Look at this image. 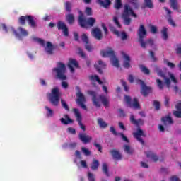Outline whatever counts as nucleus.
I'll use <instances>...</instances> for the list:
<instances>
[{"mask_svg":"<svg viewBox=\"0 0 181 181\" xmlns=\"http://www.w3.org/2000/svg\"><path fill=\"white\" fill-rule=\"evenodd\" d=\"M100 56H102V57H110L112 56L111 57V64L115 67H119V61L118 60V58L114 57V49H112V48L107 47L105 49L102 50L100 52Z\"/></svg>","mask_w":181,"mask_h":181,"instance_id":"obj_3","label":"nucleus"},{"mask_svg":"<svg viewBox=\"0 0 181 181\" xmlns=\"http://www.w3.org/2000/svg\"><path fill=\"white\" fill-rule=\"evenodd\" d=\"M128 80H129V83H134L135 78L132 75H129Z\"/></svg>","mask_w":181,"mask_h":181,"instance_id":"obj_63","label":"nucleus"},{"mask_svg":"<svg viewBox=\"0 0 181 181\" xmlns=\"http://www.w3.org/2000/svg\"><path fill=\"white\" fill-rule=\"evenodd\" d=\"M144 4L147 8L152 9L153 8V4H152V0H144Z\"/></svg>","mask_w":181,"mask_h":181,"instance_id":"obj_43","label":"nucleus"},{"mask_svg":"<svg viewBox=\"0 0 181 181\" xmlns=\"http://www.w3.org/2000/svg\"><path fill=\"white\" fill-rule=\"evenodd\" d=\"M155 72L157 74L158 76H160V77H163L164 80L163 83L162 80L159 78L156 79L157 86L158 87V88H160V90H162V88L165 87V85H166L167 87H170L171 83H173L174 84L177 83V79L176 78V76L173 73L168 72L165 75H164L162 70L159 68H156Z\"/></svg>","mask_w":181,"mask_h":181,"instance_id":"obj_1","label":"nucleus"},{"mask_svg":"<svg viewBox=\"0 0 181 181\" xmlns=\"http://www.w3.org/2000/svg\"><path fill=\"white\" fill-rule=\"evenodd\" d=\"M106 66L107 64H105V62H103L101 60H98L94 65L98 73H102L101 70H103V69H105Z\"/></svg>","mask_w":181,"mask_h":181,"instance_id":"obj_21","label":"nucleus"},{"mask_svg":"<svg viewBox=\"0 0 181 181\" xmlns=\"http://www.w3.org/2000/svg\"><path fill=\"white\" fill-rule=\"evenodd\" d=\"M81 40L86 44L89 43L88 34L83 33L81 35Z\"/></svg>","mask_w":181,"mask_h":181,"instance_id":"obj_40","label":"nucleus"},{"mask_svg":"<svg viewBox=\"0 0 181 181\" xmlns=\"http://www.w3.org/2000/svg\"><path fill=\"white\" fill-rule=\"evenodd\" d=\"M80 165L82 168H87V162L86 160H81Z\"/></svg>","mask_w":181,"mask_h":181,"instance_id":"obj_61","label":"nucleus"},{"mask_svg":"<svg viewBox=\"0 0 181 181\" xmlns=\"http://www.w3.org/2000/svg\"><path fill=\"white\" fill-rule=\"evenodd\" d=\"M100 166V162L98 160H93L90 165V169L92 170H97Z\"/></svg>","mask_w":181,"mask_h":181,"instance_id":"obj_33","label":"nucleus"},{"mask_svg":"<svg viewBox=\"0 0 181 181\" xmlns=\"http://www.w3.org/2000/svg\"><path fill=\"white\" fill-rule=\"evenodd\" d=\"M163 125L165 124H158V129L160 132H165V126Z\"/></svg>","mask_w":181,"mask_h":181,"instance_id":"obj_56","label":"nucleus"},{"mask_svg":"<svg viewBox=\"0 0 181 181\" xmlns=\"http://www.w3.org/2000/svg\"><path fill=\"white\" fill-rule=\"evenodd\" d=\"M59 30H62L64 36H69V28L64 22L59 21L57 23Z\"/></svg>","mask_w":181,"mask_h":181,"instance_id":"obj_18","label":"nucleus"},{"mask_svg":"<svg viewBox=\"0 0 181 181\" xmlns=\"http://www.w3.org/2000/svg\"><path fill=\"white\" fill-rule=\"evenodd\" d=\"M88 177L89 181H95V178L94 177V175L91 173H88Z\"/></svg>","mask_w":181,"mask_h":181,"instance_id":"obj_52","label":"nucleus"},{"mask_svg":"<svg viewBox=\"0 0 181 181\" xmlns=\"http://www.w3.org/2000/svg\"><path fill=\"white\" fill-rule=\"evenodd\" d=\"M76 97H77L76 103L78 105H80V107L83 110H85V111H87V106L84 105V103H86V98L84 97V95H83L81 92L78 91L76 93Z\"/></svg>","mask_w":181,"mask_h":181,"instance_id":"obj_11","label":"nucleus"},{"mask_svg":"<svg viewBox=\"0 0 181 181\" xmlns=\"http://www.w3.org/2000/svg\"><path fill=\"white\" fill-rule=\"evenodd\" d=\"M110 30H111V32H112V33H114V35H116V36H117V37H120V39L122 40H127V39H128V35H127V33H125V32H120L119 33L114 27H112L110 28Z\"/></svg>","mask_w":181,"mask_h":181,"instance_id":"obj_17","label":"nucleus"},{"mask_svg":"<svg viewBox=\"0 0 181 181\" xmlns=\"http://www.w3.org/2000/svg\"><path fill=\"white\" fill-rule=\"evenodd\" d=\"M110 153L114 159H116L117 160H119L122 159V156L121 155V153L117 150H112L110 151Z\"/></svg>","mask_w":181,"mask_h":181,"instance_id":"obj_25","label":"nucleus"},{"mask_svg":"<svg viewBox=\"0 0 181 181\" xmlns=\"http://www.w3.org/2000/svg\"><path fill=\"white\" fill-rule=\"evenodd\" d=\"M110 132H112V134H113L115 135H118L119 136H120V138L122 139V141H124V142H129L128 140V138H127V136H125V135H124V134L117 133L114 127H110Z\"/></svg>","mask_w":181,"mask_h":181,"instance_id":"obj_22","label":"nucleus"},{"mask_svg":"<svg viewBox=\"0 0 181 181\" xmlns=\"http://www.w3.org/2000/svg\"><path fill=\"white\" fill-rule=\"evenodd\" d=\"M124 103L131 108L138 109L139 108V103L137 98L131 99V97L128 95L124 96Z\"/></svg>","mask_w":181,"mask_h":181,"instance_id":"obj_10","label":"nucleus"},{"mask_svg":"<svg viewBox=\"0 0 181 181\" xmlns=\"http://www.w3.org/2000/svg\"><path fill=\"white\" fill-rule=\"evenodd\" d=\"M67 66L70 69L71 73H74V70H76V69H78L79 67L77 60L71 58L69 59Z\"/></svg>","mask_w":181,"mask_h":181,"instance_id":"obj_16","label":"nucleus"},{"mask_svg":"<svg viewBox=\"0 0 181 181\" xmlns=\"http://www.w3.org/2000/svg\"><path fill=\"white\" fill-rule=\"evenodd\" d=\"M102 170L106 176H110V174L108 173V165L107 163L103 164Z\"/></svg>","mask_w":181,"mask_h":181,"instance_id":"obj_39","label":"nucleus"},{"mask_svg":"<svg viewBox=\"0 0 181 181\" xmlns=\"http://www.w3.org/2000/svg\"><path fill=\"white\" fill-rule=\"evenodd\" d=\"M122 85L123 86L125 91H128V90H129V88H128V86H127V82L122 81Z\"/></svg>","mask_w":181,"mask_h":181,"instance_id":"obj_59","label":"nucleus"},{"mask_svg":"<svg viewBox=\"0 0 181 181\" xmlns=\"http://www.w3.org/2000/svg\"><path fill=\"white\" fill-rule=\"evenodd\" d=\"M131 16L136 18V14H135V12H134L132 7L129 4H124L122 14V19L124 25H131Z\"/></svg>","mask_w":181,"mask_h":181,"instance_id":"obj_2","label":"nucleus"},{"mask_svg":"<svg viewBox=\"0 0 181 181\" xmlns=\"http://www.w3.org/2000/svg\"><path fill=\"white\" fill-rule=\"evenodd\" d=\"M150 30L151 32V33H158V27L155 26V25H150Z\"/></svg>","mask_w":181,"mask_h":181,"instance_id":"obj_49","label":"nucleus"},{"mask_svg":"<svg viewBox=\"0 0 181 181\" xmlns=\"http://www.w3.org/2000/svg\"><path fill=\"white\" fill-rule=\"evenodd\" d=\"M168 23L173 26V28H175L176 26V23H175V21H173V19H172V18H170V16H168Z\"/></svg>","mask_w":181,"mask_h":181,"instance_id":"obj_44","label":"nucleus"},{"mask_svg":"<svg viewBox=\"0 0 181 181\" xmlns=\"http://www.w3.org/2000/svg\"><path fill=\"white\" fill-rule=\"evenodd\" d=\"M175 51L176 53H177L178 54H181V45H177L176 48H175Z\"/></svg>","mask_w":181,"mask_h":181,"instance_id":"obj_58","label":"nucleus"},{"mask_svg":"<svg viewBox=\"0 0 181 181\" xmlns=\"http://www.w3.org/2000/svg\"><path fill=\"white\" fill-rule=\"evenodd\" d=\"M122 66L124 69H131V57L124 51L120 52Z\"/></svg>","mask_w":181,"mask_h":181,"instance_id":"obj_9","label":"nucleus"},{"mask_svg":"<svg viewBox=\"0 0 181 181\" xmlns=\"http://www.w3.org/2000/svg\"><path fill=\"white\" fill-rule=\"evenodd\" d=\"M89 80L91 81V83H98V84H103V82H101V80H100V78L97 75H91L89 76Z\"/></svg>","mask_w":181,"mask_h":181,"instance_id":"obj_31","label":"nucleus"},{"mask_svg":"<svg viewBox=\"0 0 181 181\" xmlns=\"http://www.w3.org/2000/svg\"><path fill=\"white\" fill-rule=\"evenodd\" d=\"M8 30H10L11 32H13V33H14V35H16V37L18 39H21V37H23L28 36V35H29V33H28V31L26 30H25L24 28H22L21 27L18 28V34L15 31V29H13V28H9Z\"/></svg>","mask_w":181,"mask_h":181,"instance_id":"obj_13","label":"nucleus"},{"mask_svg":"<svg viewBox=\"0 0 181 181\" xmlns=\"http://www.w3.org/2000/svg\"><path fill=\"white\" fill-rule=\"evenodd\" d=\"M164 64L165 66H168L171 70H173L176 67V65L173 64V62H169L168 59L164 60Z\"/></svg>","mask_w":181,"mask_h":181,"instance_id":"obj_37","label":"nucleus"},{"mask_svg":"<svg viewBox=\"0 0 181 181\" xmlns=\"http://www.w3.org/2000/svg\"><path fill=\"white\" fill-rule=\"evenodd\" d=\"M62 86L63 88H67L69 87V83L66 81H62Z\"/></svg>","mask_w":181,"mask_h":181,"instance_id":"obj_62","label":"nucleus"},{"mask_svg":"<svg viewBox=\"0 0 181 181\" xmlns=\"http://www.w3.org/2000/svg\"><path fill=\"white\" fill-rule=\"evenodd\" d=\"M45 49L46 53H47V54H53V45H52V43L50 42H47L45 47Z\"/></svg>","mask_w":181,"mask_h":181,"instance_id":"obj_28","label":"nucleus"},{"mask_svg":"<svg viewBox=\"0 0 181 181\" xmlns=\"http://www.w3.org/2000/svg\"><path fill=\"white\" fill-rule=\"evenodd\" d=\"M153 107H155L156 110H159L160 107V103L158 101H154L153 102Z\"/></svg>","mask_w":181,"mask_h":181,"instance_id":"obj_55","label":"nucleus"},{"mask_svg":"<svg viewBox=\"0 0 181 181\" xmlns=\"http://www.w3.org/2000/svg\"><path fill=\"white\" fill-rule=\"evenodd\" d=\"M133 135L134 138H136L137 141L141 142V144H144V139H142V138H145V136H146V134L144 130L138 127L136 131L133 133Z\"/></svg>","mask_w":181,"mask_h":181,"instance_id":"obj_12","label":"nucleus"},{"mask_svg":"<svg viewBox=\"0 0 181 181\" xmlns=\"http://www.w3.org/2000/svg\"><path fill=\"white\" fill-rule=\"evenodd\" d=\"M123 148L124 151L125 153H127V155H132L134 152V148H132V147H131L129 145H124Z\"/></svg>","mask_w":181,"mask_h":181,"instance_id":"obj_30","label":"nucleus"},{"mask_svg":"<svg viewBox=\"0 0 181 181\" xmlns=\"http://www.w3.org/2000/svg\"><path fill=\"white\" fill-rule=\"evenodd\" d=\"M28 22L29 25H30V26H32V28H35V21H33V18H32V16H21L19 19V22L21 23V25H25V21Z\"/></svg>","mask_w":181,"mask_h":181,"instance_id":"obj_15","label":"nucleus"},{"mask_svg":"<svg viewBox=\"0 0 181 181\" xmlns=\"http://www.w3.org/2000/svg\"><path fill=\"white\" fill-rule=\"evenodd\" d=\"M162 123L163 125H169V124H173L172 118L169 116L163 117L162 119Z\"/></svg>","mask_w":181,"mask_h":181,"instance_id":"obj_32","label":"nucleus"},{"mask_svg":"<svg viewBox=\"0 0 181 181\" xmlns=\"http://www.w3.org/2000/svg\"><path fill=\"white\" fill-rule=\"evenodd\" d=\"M74 112L75 114V117H76V119L79 124L80 127L83 131H86V127H84V124L81 123V114L80 113V111L77 109H74Z\"/></svg>","mask_w":181,"mask_h":181,"instance_id":"obj_20","label":"nucleus"},{"mask_svg":"<svg viewBox=\"0 0 181 181\" xmlns=\"http://www.w3.org/2000/svg\"><path fill=\"white\" fill-rule=\"evenodd\" d=\"M140 69L141 70L142 73H144V74L149 75L151 73V71H149V69L146 68V66L144 65L140 66Z\"/></svg>","mask_w":181,"mask_h":181,"instance_id":"obj_38","label":"nucleus"},{"mask_svg":"<svg viewBox=\"0 0 181 181\" xmlns=\"http://www.w3.org/2000/svg\"><path fill=\"white\" fill-rule=\"evenodd\" d=\"M138 35L139 37V42L141 45V47H146V46H153V40H149L148 41H144V37L146 36V30L144 25H140L138 30Z\"/></svg>","mask_w":181,"mask_h":181,"instance_id":"obj_7","label":"nucleus"},{"mask_svg":"<svg viewBox=\"0 0 181 181\" xmlns=\"http://www.w3.org/2000/svg\"><path fill=\"white\" fill-rule=\"evenodd\" d=\"M34 41L37 42V43H39L40 45H41V46H45V40H43L40 38L34 37Z\"/></svg>","mask_w":181,"mask_h":181,"instance_id":"obj_46","label":"nucleus"},{"mask_svg":"<svg viewBox=\"0 0 181 181\" xmlns=\"http://www.w3.org/2000/svg\"><path fill=\"white\" fill-rule=\"evenodd\" d=\"M170 181H180V180H179L178 177H177L176 176H173L170 178Z\"/></svg>","mask_w":181,"mask_h":181,"instance_id":"obj_64","label":"nucleus"},{"mask_svg":"<svg viewBox=\"0 0 181 181\" xmlns=\"http://www.w3.org/2000/svg\"><path fill=\"white\" fill-rule=\"evenodd\" d=\"M79 17H78V23L81 28H85L87 29L88 28H93L94 26V23H95V18L93 17H90L87 20L84 18V14H83V12L81 11H78Z\"/></svg>","mask_w":181,"mask_h":181,"instance_id":"obj_5","label":"nucleus"},{"mask_svg":"<svg viewBox=\"0 0 181 181\" xmlns=\"http://www.w3.org/2000/svg\"><path fill=\"white\" fill-rule=\"evenodd\" d=\"M67 132H69V134H76V129L71 127H69L67 129Z\"/></svg>","mask_w":181,"mask_h":181,"instance_id":"obj_60","label":"nucleus"},{"mask_svg":"<svg viewBox=\"0 0 181 181\" xmlns=\"http://www.w3.org/2000/svg\"><path fill=\"white\" fill-rule=\"evenodd\" d=\"M136 81L137 84H140V86H141V94H143V95H148V94L151 93V87L146 86V85L139 79H136Z\"/></svg>","mask_w":181,"mask_h":181,"instance_id":"obj_14","label":"nucleus"},{"mask_svg":"<svg viewBox=\"0 0 181 181\" xmlns=\"http://www.w3.org/2000/svg\"><path fill=\"white\" fill-rule=\"evenodd\" d=\"M122 6V4L121 3V0H115V8L116 9H119V8H121Z\"/></svg>","mask_w":181,"mask_h":181,"instance_id":"obj_45","label":"nucleus"},{"mask_svg":"<svg viewBox=\"0 0 181 181\" xmlns=\"http://www.w3.org/2000/svg\"><path fill=\"white\" fill-rule=\"evenodd\" d=\"M91 35L98 40H101L103 39V33H101V30L98 28H93L92 30Z\"/></svg>","mask_w":181,"mask_h":181,"instance_id":"obj_19","label":"nucleus"},{"mask_svg":"<svg viewBox=\"0 0 181 181\" xmlns=\"http://www.w3.org/2000/svg\"><path fill=\"white\" fill-rule=\"evenodd\" d=\"M61 103L62 104V107L65 108L66 110H69V106L67 105V103H66V101L62 100Z\"/></svg>","mask_w":181,"mask_h":181,"instance_id":"obj_57","label":"nucleus"},{"mask_svg":"<svg viewBox=\"0 0 181 181\" xmlns=\"http://www.w3.org/2000/svg\"><path fill=\"white\" fill-rule=\"evenodd\" d=\"M81 151L83 153H84V155H86V156H88V155H90V150L88 148L82 147Z\"/></svg>","mask_w":181,"mask_h":181,"instance_id":"obj_51","label":"nucleus"},{"mask_svg":"<svg viewBox=\"0 0 181 181\" xmlns=\"http://www.w3.org/2000/svg\"><path fill=\"white\" fill-rule=\"evenodd\" d=\"M98 124L100 128H107L108 127V124L101 118L98 119Z\"/></svg>","mask_w":181,"mask_h":181,"instance_id":"obj_36","label":"nucleus"},{"mask_svg":"<svg viewBox=\"0 0 181 181\" xmlns=\"http://www.w3.org/2000/svg\"><path fill=\"white\" fill-rule=\"evenodd\" d=\"M170 3L173 9H177V0H170Z\"/></svg>","mask_w":181,"mask_h":181,"instance_id":"obj_42","label":"nucleus"},{"mask_svg":"<svg viewBox=\"0 0 181 181\" xmlns=\"http://www.w3.org/2000/svg\"><path fill=\"white\" fill-rule=\"evenodd\" d=\"M112 0H96V2L100 5V6H103V8H108L110 5H111V1Z\"/></svg>","mask_w":181,"mask_h":181,"instance_id":"obj_26","label":"nucleus"},{"mask_svg":"<svg viewBox=\"0 0 181 181\" xmlns=\"http://www.w3.org/2000/svg\"><path fill=\"white\" fill-rule=\"evenodd\" d=\"M161 36L162 39H163L164 40H166V39H168L169 35H168V28L166 27H163L161 30Z\"/></svg>","mask_w":181,"mask_h":181,"instance_id":"obj_35","label":"nucleus"},{"mask_svg":"<svg viewBox=\"0 0 181 181\" xmlns=\"http://www.w3.org/2000/svg\"><path fill=\"white\" fill-rule=\"evenodd\" d=\"M52 75L56 76L59 80H66V65L63 63L58 64L57 68L52 69Z\"/></svg>","mask_w":181,"mask_h":181,"instance_id":"obj_6","label":"nucleus"},{"mask_svg":"<svg viewBox=\"0 0 181 181\" xmlns=\"http://www.w3.org/2000/svg\"><path fill=\"white\" fill-rule=\"evenodd\" d=\"M65 6H66V10L68 11V12H70V11H71V4L69 3V2H66L65 4Z\"/></svg>","mask_w":181,"mask_h":181,"instance_id":"obj_53","label":"nucleus"},{"mask_svg":"<svg viewBox=\"0 0 181 181\" xmlns=\"http://www.w3.org/2000/svg\"><path fill=\"white\" fill-rule=\"evenodd\" d=\"M79 139H81L83 144H88L92 138L86 134H79Z\"/></svg>","mask_w":181,"mask_h":181,"instance_id":"obj_23","label":"nucleus"},{"mask_svg":"<svg viewBox=\"0 0 181 181\" xmlns=\"http://www.w3.org/2000/svg\"><path fill=\"white\" fill-rule=\"evenodd\" d=\"M47 110V117H53V110L48 107H45Z\"/></svg>","mask_w":181,"mask_h":181,"instance_id":"obj_47","label":"nucleus"},{"mask_svg":"<svg viewBox=\"0 0 181 181\" xmlns=\"http://www.w3.org/2000/svg\"><path fill=\"white\" fill-rule=\"evenodd\" d=\"M60 89L59 88H54L52 90L51 93L47 95L48 100L52 105H59V101H60Z\"/></svg>","mask_w":181,"mask_h":181,"instance_id":"obj_8","label":"nucleus"},{"mask_svg":"<svg viewBox=\"0 0 181 181\" xmlns=\"http://www.w3.org/2000/svg\"><path fill=\"white\" fill-rule=\"evenodd\" d=\"M66 21L70 24L73 23L74 22V16L73 14H68L66 16Z\"/></svg>","mask_w":181,"mask_h":181,"instance_id":"obj_41","label":"nucleus"},{"mask_svg":"<svg viewBox=\"0 0 181 181\" xmlns=\"http://www.w3.org/2000/svg\"><path fill=\"white\" fill-rule=\"evenodd\" d=\"M88 94L93 97V101L95 107H100L101 103L105 107H108L110 104V99L107 97L100 96L99 98H95V92L93 90H88Z\"/></svg>","mask_w":181,"mask_h":181,"instance_id":"obj_4","label":"nucleus"},{"mask_svg":"<svg viewBox=\"0 0 181 181\" xmlns=\"http://www.w3.org/2000/svg\"><path fill=\"white\" fill-rule=\"evenodd\" d=\"M130 122H132V124L136 125V127L144 125V122L142 121V119L135 120V117H134V115H132L130 116Z\"/></svg>","mask_w":181,"mask_h":181,"instance_id":"obj_27","label":"nucleus"},{"mask_svg":"<svg viewBox=\"0 0 181 181\" xmlns=\"http://www.w3.org/2000/svg\"><path fill=\"white\" fill-rule=\"evenodd\" d=\"M85 47L86 49V50H88V52H91V50H93L94 49V47H93L92 45L90 44V42H88L85 45Z\"/></svg>","mask_w":181,"mask_h":181,"instance_id":"obj_50","label":"nucleus"},{"mask_svg":"<svg viewBox=\"0 0 181 181\" xmlns=\"http://www.w3.org/2000/svg\"><path fill=\"white\" fill-rule=\"evenodd\" d=\"M147 158H150L154 162H156L158 160V156L155 155L152 151H148L146 153Z\"/></svg>","mask_w":181,"mask_h":181,"instance_id":"obj_34","label":"nucleus"},{"mask_svg":"<svg viewBox=\"0 0 181 181\" xmlns=\"http://www.w3.org/2000/svg\"><path fill=\"white\" fill-rule=\"evenodd\" d=\"M177 110L178 111H175L173 112L175 117H177V118H181V102H179L176 105Z\"/></svg>","mask_w":181,"mask_h":181,"instance_id":"obj_29","label":"nucleus"},{"mask_svg":"<svg viewBox=\"0 0 181 181\" xmlns=\"http://www.w3.org/2000/svg\"><path fill=\"white\" fill-rule=\"evenodd\" d=\"M113 21L117 28H121V24L118 22V18L114 17Z\"/></svg>","mask_w":181,"mask_h":181,"instance_id":"obj_54","label":"nucleus"},{"mask_svg":"<svg viewBox=\"0 0 181 181\" xmlns=\"http://www.w3.org/2000/svg\"><path fill=\"white\" fill-rule=\"evenodd\" d=\"M85 13H86L88 16H91V15H93V10L90 7H86L85 10Z\"/></svg>","mask_w":181,"mask_h":181,"instance_id":"obj_48","label":"nucleus"},{"mask_svg":"<svg viewBox=\"0 0 181 181\" xmlns=\"http://www.w3.org/2000/svg\"><path fill=\"white\" fill-rule=\"evenodd\" d=\"M60 121L64 125H69V124L73 123V120L70 119L67 115H64V117L61 118Z\"/></svg>","mask_w":181,"mask_h":181,"instance_id":"obj_24","label":"nucleus"}]
</instances>
